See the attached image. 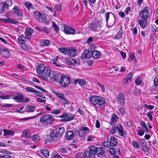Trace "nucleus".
Returning <instances> with one entry per match:
<instances>
[{
  "label": "nucleus",
  "instance_id": "nucleus-1",
  "mask_svg": "<svg viewBox=\"0 0 158 158\" xmlns=\"http://www.w3.org/2000/svg\"><path fill=\"white\" fill-rule=\"evenodd\" d=\"M36 71L38 75L42 79L46 81L48 80V78L50 77L51 73L50 67L41 64L37 66Z\"/></svg>",
  "mask_w": 158,
  "mask_h": 158
},
{
  "label": "nucleus",
  "instance_id": "nucleus-2",
  "mask_svg": "<svg viewBox=\"0 0 158 158\" xmlns=\"http://www.w3.org/2000/svg\"><path fill=\"white\" fill-rule=\"evenodd\" d=\"M64 128L62 127H59L53 130L50 134L51 142L58 140L59 138L61 137L64 132Z\"/></svg>",
  "mask_w": 158,
  "mask_h": 158
},
{
  "label": "nucleus",
  "instance_id": "nucleus-3",
  "mask_svg": "<svg viewBox=\"0 0 158 158\" xmlns=\"http://www.w3.org/2000/svg\"><path fill=\"white\" fill-rule=\"evenodd\" d=\"M53 78L55 81L59 80V85L63 87L68 86L71 81L70 77L65 75H60V77L58 76V75H56L53 77Z\"/></svg>",
  "mask_w": 158,
  "mask_h": 158
},
{
  "label": "nucleus",
  "instance_id": "nucleus-4",
  "mask_svg": "<svg viewBox=\"0 0 158 158\" xmlns=\"http://www.w3.org/2000/svg\"><path fill=\"white\" fill-rule=\"evenodd\" d=\"M54 118L53 116L49 114H44L42 116L40 119V123L44 125H51L54 123Z\"/></svg>",
  "mask_w": 158,
  "mask_h": 158
},
{
  "label": "nucleus",
  "instance_id": "nucleus-5",
  "mask_svg": "<svg viewBox=\"0 0 158 158\" xmlns=\"http://www.w3.org/2000/svg\"><path fill=\"white\" fill-rule=\"evenodd\" d=\"M102 22L99 20L95 23H92L89 24V27L91 31L96 32L99 31L102 27Z\"/></svg>",
  "mask_w": 158,
  "mask_h": 158
},
{
  "label": "nucleus",
  "instance_id": "nucleus-6",
  "mask_svg": "<svg viewBox=\"0 0 158 158\" xmlns=\"http://www.w3.org/2000/svg\"><path fill=\"white\" fill-rule=\"evenodd\" d=\"M97 147L91 146L89 148V151H86L84 154L83 158H91L92 157L97 154Z\"/></svg>",
  "mask_w": 158,
  "mask_h": 158
},
{
  "label": "nucleus",
  "instance_id": "nucleus-7",
  "mask_svg": "<svg viewBox=\"0 0 158 158\" xmlns=\"http://www.w3.org/2000/svg\"><path fill=\"white\" fill-rule=\"evenodd\" d=\"M125 99L124 95L120 93L117 95L116 100L117 103L120 104L121 106H123L125 103Z\"/></svg>",
  "mask_w": 158,
  "mask_h": 158
},
{
  "label": "nucleus",
  "instance_id": "nucleus-8",
  "mask_svg": "<svg viewBox=\"0 0 158 158\" xmlns=\"http://www.w3.org/2000/svg\"><path fill=\"white\" fill-rule=\"evenodd\" d=\"M75 135H76V130L74 129L72 131H68L65 135V137L68 140L73 139Z\"/></svg>",
  "mask_w": 158,
  "mask_h": 158
},
{
  "label": "nucleus",
  "instance_id": "nucleus-9",
  "mask_svg": "<svg viewBox=\"0 0 158 158\" xmlns=\"http://www.w3.org/2000/svg\"><path fill=\"white\" fill-rule=\"evenodd\" d=\"M117 128L118 134L122 136L125 137L127 135V133L125 131H123V128L120 124L117 125Z\"/></svg>",
  "mask_w": 158,
  "mask_h": 158
},
{
  "label": "nucleus",
  "instance_id": "nucleus-10",
  "mask_svg": "<svg viewBox=\"0 0 158 158\" xmlns=\"http://www.w3.org/2000/svg\"><path fill=\"white\" fill-rule=\"evenodd\" d=\"M68 55L70 56H75L77 55V49L73 47L68 48Z\"/></svg>",
  "mask_w": 158,
  "mask_h": 158
},
{
  "label": "nucleus",
  "instance_id": "nucleus-11",
  "mask_svg": "<svg viewBox=\"0 0 158 158\" xmlns=\"http://www.w3.org/2000/svg\"><path fill=\"white\" fill-rule=\"evenodd\" d=\"M88 129L87 127H82L79 130H76V136L78 135L79 136L83 137L86 134L85 131H87Z\"/></svg>",
  "mask_w": 158,
  "mask_h": 158
},
{
  "label": "nucleus",
  "instance_id": "nucleus-12",
  "mask_svg": "<svg viewBox=\"0 0 158 158\" xmlns=\"http://www.w3.org/2000/svg\"><path fill=\"white\" fill-rule=\"evenodd\" d=\"M92 50H86L84 51L81 58L83 59L89 58L92 57Z\"/></svg>",
  "mask_w": 158,
  "mask_h": 158
},
{
  "label": "nucleus",
  "instance_id": "nucleus-13",
  "mask_svg": "<svg viewBox=\"0 0 158 158\" xmlns=\"http://www.w3.org/2000/svg\"><path fill=\"white\" fill-rule=\"evenodd\" d=\"M140 15L141 19H148L149 16V13L147 10L143 9L140 12Z\"/></svg>",
  "mask_w": 158,
  "mask_h": 158
},
{
  "label": "nucleus",
  "instance_id": "nucleus-14",
  "mask_svg": "<svg viewBox=\"0 0 158 158\" xmlns=\"http://www.w3.org/2000/svg\"><path fill=\"white\" fill-rule=\"evenodd\" d=\"M64 32L67 34L73 35L75 34V30L73 28L66 27H64Z\"/></svg>",
  "mask_w": 158,
  "mask_h": 158
},
{
  "label": "nucleus",
  "instance_id": "nucleus-15",
  "mask_svg": "<svg viewBox=\"0 0 158 158\" xmlns=\"http://www.w3.org/2000/svg\"><path fill=\"white\" fill-rule=\"evenodd\" d=\"M12 99L18 102H24L23 96L22 94H19L17 96L14 97Z\"/></svg>",
  "mask_w": 158,
  "mask_h": 158
},
{
  "label": "nucleus",
  "instance_id": "nucleus-16",
  "mask_svg": "<svg viewBox=\"0 0 158 158\" xmlns=\"http://www.w3.org/2000/svg\"><path fill=\"white\" fill-rule=\"evenodd\" d=\"M10 52L7 49L2 48H0V54L3 56L6 57L10 55Z\"/></svg>",
  "mask_w": 158,
  "mask_h": 158
},
{
  "label": "nucleus",
  "instance_id": "nucleus-17",
  "mask_svg": "<svg viewBox=\"0 0 158 158\" xmlns=\"http://www.w3.org/2000/svg\"><path fill=\"white\" fill-rule=\"evenodd\" d=\"M66 63L67 65H73L76 64V60L73 58H66Z\"/></svg>",
  "mask_w": 158,
  "mask_h": 158
},
{
  "label": "nucleus",
  "instance_id": "nucleus-18",
  "mask_svg": "<svg viewBox=\"0 0 158 158\" xmlns=\"http://www.w3.org/2000/svg\"><path fill=\"white\" fill-rule=\"evenodd\" d=\"M97 154L98 156H102L105 152L104 148L101 147H97Z\"/></svg>",
  "mask_w": 158,
  "mask_h": 158
},
{
  "label": "nucleus",
  "instance_id": "nucleus-19",
  "mask_svg": "<svg viewBox=\"0 0 158 158\" xmlns=\"http://www.w3.org/2000/svg\"><path fill=\"white\" fill-rule=\"evenodd\" d=\"M110 143L111 146L114 147L116 146L117 144V141L116 139L114 136H111L110 137Z\"/></svg>",
  "mask_w": 158,
  "mask_h": 158
},
{
  "label": "nucleus",
  "instance_id": "nucleus-20",
  "mask_svg": "<svg viewBox=\"0 0 158 158\" xmlns=\"http://www.w3.org/2000/svg\"><path fill=\"white\" fill-rule=\"evenodd\" d=\"M92 57L95 59H97L99 58L100 52L97 50H94L93 51L92 50Z\"/></svg>",
  "mask_w": 158,
  "mask_h": 158
},
{
  "label": "nucleus",
  "instance_id": "nucleus-21",
  "mask_svg": "<svg viewBox=\"0 0 158 158\" xmlns=\"http://www.w3.org/2000/svg\"><path fill=\"white\" fill-rule=\"evenodd\" d=\"M50 44V42L48 40L43 39L40 41V45L41 46H48Z\"/></svg>",
  "mask_w": 158,
  "mask_h": 158
},
{
  "label": "nucleus",
  "instance_id": "nucleus-22",
  "mask_svg": "<svg viewBox=\"0 0 158 158\" xmlns=\"http://www.w3.org/2000/svg\"><path fill=\"white\" fill-rule=\"evenodd\" d=\"M1 3H2L3 6L5 8H8L10 7L12 4V1L10 0L3 2H1Z\"/></svg>",
  "mask_w": 158,
  "mask_h": 158
},
{
  "label": "nucleus",
  "instance_id": "nucleus-23",
  "mask_svg": "<svg viewBox=\"0 0 158 158\" xmlns=\"http://www.w3.org/2000/svg\"><path fill=\"white\" fill-rule=\"evenodd\" d=\"M13 14H15L18 16L21 17L23 15V14L20 12L18 9L15 6L12 10Z\"/></svg>",
  "mask_w": 158,
  "mask_h": 158
},
{
  "label": "nucleus",
  "instance_id": "nucleus-24",
  "mask_svg": "<svg viewBox=\"0 0 158 158\" xmlns=\"http://www.w3.org/2000/svg\"><path fill=\"white\" fill-rule=\"evenodd\" d=\"M97 105L98 106H102L106 102L105 99L101 97L98 96Z\"/></svg>",
  "mask_w": 158,
  "mask_h": 158
},
{
  "label": "nucleus",
  "instance_id": "nucleus-25",
  "mask_svg": "<svg viewBox=\"0 0 158 158\" xmlns=\"http://www.w3.org/2000/svg\"><path fill=\"white\" fill-rule=\"evenodd\" d=\"M118 119V116L115 114H113L112 116L110 124L111 126L114 125L116 121Z\"/></svg>",
  "mask_w": 158,
  "mask_h": 158
},
{
  "label": "nucleus",
  "instance_id": "nucleus-26",
  "mask_svg": "<svg viewBox=\"0 0 158 158\" xmlns=\"http://www.w3.org/2000/svg\"><path fill=\"white\" fill-rule=\"evenodd\" d=\"M139 24L141 26L144 28L148 24L147 19H143L139 21Z\"/></svg>",
  "mask_w": 158,
  "mask_h": 158
},
{
  "label": "nucleus",
  "instance_id": "nucleus-27",
  "mask_svg": "<svg viewBox=\"0 0 158 158\" xmlns=\"http://www.w3.org/2000/svg\"><path fill=\"white\" fill-rule=\"evenodd\" d=\"M89 100L94 105H97L98 96H95L89 98Z\"/></svg>",
  "mask_w": 158,
  "mask_h": 158
},
{
  "label": "nucleus",
  "instance_id": "nucleus-28",
  "mask_svg": "<svg viewBox=\"0 0 158 158\" xmlns=\"http://www.w3.org/2000/svg\"><path fill=\"white\" fill-rule=\"evenodd\" d=\"M35 109V107L34 106H27L25 108V112H30L34 111Z\"/></svg>",
  "mask_w": 158,
  "mask_h": 158
},
{
  "label": "nucleus",
  "instance_id": "nucleus-29",
  "mask_svg": "<svg viewBox=\"0 0 158 158\" xmlns=\"http://www.w3.org/2000/svg\"><path fill=\"white\" fill-rule=\"evenodd\" d=\"M4 132V135L6 136L9 135H10L11 136H13L14 135L15 132L13 131L9 130H3Z\"/></svg>",
  "mask_w": 158,
  "mask_h": 158
},
{
  "label": "nucleus",
  "instance_id": "nucleus-30",
  "mask_svg": "<svg viewBox=\"0 0 158 158\" xmlns=\"http://www.w3.org/2000/svg\"><path fill=\"white\" fill-rule=\"evenodd\" d=\"M110 13V14H112V15H113L114 17V21L113 23H112V25H113L115 23V21L116 20V18H115V17L114 15V14H113L112 13L107 12L106 14L105 17L106 18V21L107 22H108L109 19V18Z\"/></svg>",
  "mask_w": 158,
  "mask_h": 158
},
{
  "label": "nucleus",
  "instance_id": "nucleus-31",
  "mask_svg": "<svg viewBox=\"0 0 158 158\" xmlns=\"http://www.w3.org/2000/svg\"><path fill=\"white\" fill-rule=\"evenodd\" d=\"M68 48H60L58 49L59 51L64 54H67L68 50Z\"/></svg>",
  "mask_w": 158,
  "mask_h": 158
},
{
  "label": "nucleus",
  "instance_id": "nucleus-32",
  "mask_svg": "<svg viewBox=\"0 0 158 158\" xmlns=\"http://www.w3.org/2000/svg\"><path fill=\"white\" fill-rule=\"evenodd\" d=\"M37 20L39 22L44 23L46 21V17L45 15L41 14Z\"/></svg>",
  "mask_w": 158,
  "mask_h": 158
},
{
  "label": "nucleus",
  "instance_id": "nucleus-33",
  "mask_svg": "<svg viewBox=\"0 0 158 158\" xmlns=\"http://www.w3.org/2000/svg\"><path fill=\"white\" fill-rule=\"evenodd\" d=\"M41 153L45 157H48L49 156V152L47 149H42Z\"/></svg>",
  "mask_w": 158,
  "mask_h": 158
},
{
  "label": "nucleus",
  "instance_id": "nucleus-34",
  "mask_svg": "<svg viewBox=\"0 0 158 158\" xmlns=\"http://www.w3.org/2000/svg\"><path fill=\"white\" fill-rule=\"evenodd\" d=\"M25 38L23 36H20L18 39V41L19 43L21 44H24L25 42Z\"/></svg>",
  "mask_w": 158,
  "mask_h": 158
},
{
  "label": "nucleus",
  "instance_id": "nucleus-35",
  "mask_svg": "<svg viewBox=\"0 0 158 158\" xmlns=\"http://www.w3.org/2000/svg\"><path fill=\"white\" fill-rule=\"evenodd\" d=\"M26 90L29 92L36 93L37 92V90L31 87H27L26 88Z\"/></svg>",
  "mask_w": 158,
  "mask_h": 158
},
{
  "label": "nucleus",
  "instance_id": "nucleus-36",
  "mask_svg": "<svg viewBox=\"0 0 158 158\" xmlns=\"http://www.w3.org/2000/svg\"><path fill=\"white\" fill-rule=\"evenodd\" d=\"M74 118V117L73 116H70L69 118H64L62 119H60V121L61 122H66L67 121H70L72 120Z\"/></svg>",
  "mask_w": 158,
  "mask_h": 158
},
{
  "label": "nucleus",
  "instance_id": "nucleus-37",
  "mask_svg": "<svg viewBox=\"0 0 158 158\" xmlns=\"http://www.w3.org/2000/svg\"><path fill=\"white\" fill-rule=\"evenodd\" d=\"M122 28L121 27L120 30L117 33L116 37L117 39H119L122 37Z\"/></svg>",
  "mask_w": 158,
  "mask_h": 158
},
{
  "label": "nucleus",
  "instance_id": "nucleus-38",
  "mask_svg": "<svg viewBox=\"0 0 158 158\" xmlns=\"http://www.w3.org/2000/svg\"><path fill=\"white\" fill-rule=\"evenodd\" d=\"M41 14V13L37 11H34L33 12L34 16L37 20L38 19Z\"/></svg>",
  "mask_w": 158,
  "mask_h": 158
},
{
  "label": "nucleus",
  "instance_id": "nucleus-39",
  "mask_svg": "<svg viewBox=\"0 0 158 158\" xmlns=\"http://www.w3.org/2000/svg\"><path fill=\"white\" fill-rule=\"evenodd\" d=\"M32 139L35 142H37L40 140V136L37 134H35L33 136Z\"/></svg>",
  "mask_w": 158,
  "mask_h": 158
},
{
  "label": "nucleus",
  "instance_id": "nucleus-40",
  "mask_svg": "<svg viewBox=\"0 0 158 158\" xmlns=\"http://www.w3.org/2000/svg\"><path fill=\"white\" fill-rule=\"evenodd\" d=\"M24 5L28 9H30L33 7L32 4L29 2L25 3Z\"/></svg>",
  "mask_w": 158,
  "mask_h": 158
},
{
  "label": "nucleus",
  "instance_id": "nucleus-41",
  "mask_svg": "<svg viewBox=\"0 0 158 158\" xmlns=\"http://www.w3.org/2000/svg\"><path fill=\"white\" fill-rule=\"evenodd\" d=\"M23 135L24 137L26 138L27 139L30 137V135L28 132L26 131H24L23 132Z\"/></svg>",
  "mask_w": 158,
  "mask_h": 158
},
{
  "label": "nucleus",
  "instance_id": "nucleus-42",
  "mask_svg": "<svg viewBox=\"0 0 158 158\" xmlns=\"http://www.w3.org/2000/svg\"><path fill=\"white\" fill-rule=\"evenodd\" d=\"M41 31L48 33L49 32V31L48 28L46 27H44L41 28Z\"/></svg>",
  "mask_w": 158,
  "mask_h": 158
},
{
  "label": "nucleus",
  "instance_id": "nucleus-43",
  "mask_svg": "<svg viewBox=\"0 0 158 158\" xmlns=\"http://www.w3.org/2000/svg\"><path fill=\"white\" fill-rule=\"evenodd\" d=\"M60 117L61 118H69L70 117L69 115L67 113H64L63 114L60 115Z\"/></svg>",
  "mask_w": 158,
  "mask_h": 158
},
{
  "label": "nucleus",
  "instance_id": "nucleus-44",
  "mask_svg": "<svg viewBox=\"0 0 158 158\" xmlns=\"http://www.w3.org/2000/svg\"><path fill=\"white\" fill-rule=\"evenodd\" d=\"M133 73L131 72H130L127 74L126 78L128 79V80H129L130 81H131V79L133 77Z\"/></svg>",
  "mask_w": 158,
  "mask_h": 158
},
{
  "label": "nucleus",
  "instance_id": "nucleus-45",
  "mask_svg": "<svg viewBox=\"0 0 158 158\" xmlns=\"http://www.w3.org/2000/svg\"><path fill=\"white\" fill-rule=\"evenodd\" d=\"M79 83L81 86H83L85 85L86 81L84 80L79 79Z\"/></svg>",
  "mask_w": 158,
  "mask_h": 158
},
{
  "label": "nucleus",
  "instance_id": "nucleus-46",
  "mask_svg": "<svg viewBox=\"0 0 158 158\" xmlns=\"http://www.w3.org/2000/svg\"><path fill=\"white\" fill-rule=\"evenodd\" d=\"M61 101L64 104H67L68 103V101L64 96L62 97V98L61 99Z\"/></svg>",
  "mask_w": 158,
  "mask_h": 158
},
{
  "label": "nucleus",
  "instance_id": "nucleus-47",
  "mask_svg": "<svg viewBox=\"0 0 158 158\" xmlns=\"http://www.w3.org/2000/svg\"><path fill=\"white\" fill-rule=\"evenodd\" d=\"M153 113V112H151L150 113L148 112L147 114V115L148 118L151 121L152 120V114Z\"/></svg>",
  "mask_w": 158,
  "mask_h": 158
},
{
  "label": "nucleus",
  "instance_id": "nucleus-48",
  "mask_svg": "<svg viewBox=\"0 0 158 158\" xmlns=\"http://www.w3.org/2000/svg\"><path fill=\"white\" fill-rule=\"evenodd\" d=\"M5 8L3 6L2 3L0 4V13H3L4 12V9Z\"/></svg>",
  "mask_w": 158,
  "mask_h": 158
},
{
  "label": "nucleus",
  "instance_id": "nucleus-49",
  "mask_svg": "<svg viewBox=\"0 0 158 158\" xmlns=\"http://www.w3.org/2000/svg\"><path fill=\"white\" fill-rule=\"evenodd\" d=\"M116 130H117V126L113 127L112 129L110 130V131L111 133L114 134L116 132Z\"/></svg>",
  "mask_w": 158,
  "mask_h": 158
},
{
  "label": "nucleus",
  "instance_id": "nucleus-50",
  "mask_svg": "<svg viewBox=\"0 0 158 158\" xmlns=\"http://www.w3.org/2000/svg\"><path fill=\"white\" fill-rule=\"evenodd\" d=\"M25 38L27 39H29L31 38L32 35L31 33L26 32L25 33Z\"/></svg>",
  "mask_w": 158,
  "mask_h": 158
},
{
  "label": "nucleus",
  "instance_id": "nucleus-51",
  "mask_svg": "<svg viewBox=\"0 0 158 158\" xmlns=\"http://www.w3.org/2000/svg\"><path fill=\"white\" fill-rule=\"evenodd\" d=\"M110 152L111 154L114 155L115 154V149L113 148H110L109 149Z\"/></svg>",
  "mask_w": 158,
  "mask_h": 158
},
{
  "label": "nucleus",
  "instance_id": "nucleus-52",
  "mask_svg": "<svg viewBox=\"0 0 158 158\" xmlns=\"http://www.w3.org/2000/svg\"><path fill=\"white\" fill-rule=\"evenodd\" d=\"M53 25L52 26L53 27L54 29L56 31H58L59 30V27L54 22H53L52 23Z\"/></svg>",
  "mask_w": 158,
  "mask_h": 158
},
{
  "label": "nucleus",
  "instance_id": "nucleus-53",
  "mask_svg": "<svg viewBox=\"0 0 158 158\" xmlns=\"http://www.w3.org/2000/svg\"><path fill=\"white\" fill-rule=\"evenodd\" d=\"M34 86L35 87H36V88H37V89H38L41 90V91H42L44 92H45V93H48L47 91V90H45V89L42 88L41 87H40V86H36V85H35Z\"/></svg>",
  "mask_w": 158,
  "mask_h": 158
},
{
  "label": "nucleus",
  "instance_id": "nucleus-54",
  "mask_svg": "<svg viewBox=\"0 0 158 158\" xmlns=\"http://www.w3.org/2000/svg\"><path fill=\"white\" fill-rule=\"evenodd\" d=\"M152 29L153 31L156 32L158 31V28L155 25L152 26Z\"/></svg>",
  "mask_w": 158,
  "mask_h": 158
},
{
  "label": "nucleus",
  "instance_id": "nucleus-55",
  "mask_svg": "<svg viewBox=\"0 0 158 158\" xmlns=\"http://www.w3.org/2000/svg\"><path fill=\"white\" fill-rule=\"evenodd\" d=\"M60 109H57L52 111L51 113L53 114H59L60 113Z\"/></svg>",
  "mask_w": 158,
  "mask_h": 158
},
{
  "label": "nucleus",
  "instance_id": "nucleus-56",
  "mask_svg": "<svg viewBox=\"0 0 158 158\" xmlns=\"http://www.w3.org/2000/svg\"><path fill=\"white\" fill-rule=\"evenodd\" d=\"M58 59H55L53 60V64H55L56 66L60 67V65L58 64Z\"/></svg>",
  "mask_w": 158,
  "mask_h": 158
},
{
  "label": "nucleus",
  "instance_id": "nucleus-57",
  "mask_svg": "<svg viewBox=\"0 0 158 158\" xmlns=\"http://www.w3.org/2000/svg\"><path fill=\"white\" fill-rule=\"evenodd\" d=\"M132 144L135 148L137 149L139 147V144L136 141H133Z\"/></svg>",
  "mask_w": 158,
  "mask_h": 158
},
{
  "label": "nucleus",
  "instance_id": "nucleus-58",
  "mask_svg": "<svg viewBox=\"0 0 158 158\" xmlns=\"http://www.w3.org/2000/svg\"><path fill=\"white\" fill-rule=\"evenodd\" d=\"M154 85L156 87L158 85V79L157 77H155L154 80Z\"/></svg>",
  "mask_w": 158,
  "mask_h": 158
},
{
  "label": "nucleus",
  "instance_id": "nucleus-59",
  "mask_svg": "<svg viewBox=\"0 0 158 158\" xmlns=\"http://www.w3.org/2000/svg\"><path fill=\"white\" fill-rule=\"evenodd\" d=\"M26 30L27 31V32H28V33H30L32 34L33 32V29L31 27H27L26 28Z\"/></svg>",
  "mask_w": 158,
  "mask_h": 158
},
{
  "label": "nucleus",
  "instance_id": "nucleus-60",
  "mask_svg": "<svg viewBox=\"0 0 158 158\" xmlns=\"http://www.w3.org/2000/svg\"><path fill=\"white\" fill-rule=\"evenodd\" d=\"M56 95V96L58 97L59 98H60V99L62 98V97H63L64 95L63 94L60 93H55Z\"/></svg>",
  "mask_w": 158,
  "mask_h": 158
},
{
  "label": "nucleus",
  "instance_id": "nucleus-61",
  "mask_svg": "<svg viewBox=\"0 0 158 158\" xmlns=\"http://www.w3.org/2000/svg\"><path fill=\"white\" fill-rule=\"evenodd\" d=\"M130 82V81L128 80V79L126 78H125L123 81V83L124 85H127L129 84Z\"/></svg>",
  "mask_w": 158,
  "mask_h": 158
},
{
  "label": "nucleus",
  "instance_id": "nucleus-62",
  "mask_svg": "<svg viewBox=\"0 0 158 158\" xmlns=\"http://www.w3.org/2000/svg\"><path fill=\"white\" fill-rule=\"evenodd\" d=\"M141 83V81L140 78H138L135 81V83L136 85H139Z\"/></svg>",
  "mask_w": 158,
  "mask_h": 158
},
{
  "label": "nucleus",
  "instance_id": "nucleus-63",
  "mask_svg": "<svg viewBox=\"0 0 158 158\" xmlns=\"http://www.w3.org/2000/svg\"><path fill=\"white\" fill-rule=\"evenodd\" d=\"M104 146L106 148H108L110 146H111V144L110 142L108 141H106L104 143Z\"/></svg>",
  "mask_w": 158,
  "mask_h": 158
},
{
  "label": "nucleus",
  "instance_id": "nucleus-64",
  "mask_svg": "<svg viewBox=\"0 0 158 158\" xmlns=\"http://www.w3.org/2000/svg\"><path fill=\"white\" fill-rule=\"evenodd\" d=\"M11 156L9 155H0V158H11Z\"/></svg>",
  "mask_w": 158,
  "mask_h": 158
}]
</instances>
